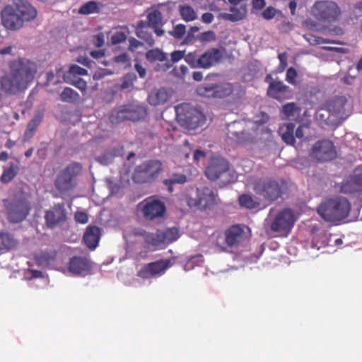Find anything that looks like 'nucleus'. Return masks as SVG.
I'll return each instance as SVG.
<instances>
[{
	"label": "nucleus",
	"instance_id": "50",
	"mask_svg": "<svg viewBox=\"0 0 362 362\" xmlns=\"http://www.w3.org/2000/svg\"><path fill=\"white\" fill-rule=\"evenodd\" d=\"M114 152H106L97 158V160L103 165H107L112 162L114 158L117 156Z\"/></svg>",
	"mask_w": 362,
	"mask_h": 362
},
{
	"label": "nucleus",
	"instance_id": "64",
	"mask_svg": "<svg viewBox=\"0 0 362 362\" xmlns=\"http://www.w3.org/2000/svg\"><path fill=\"white\" fill-rule=\"evenodd\" d=\"M354 13L356 18L362 16V1H359L354 5Z\"/></svg>",
	"mask_w": 362,
	"mask_h": 362
},
{
	"label": "nucleus",
	"instance_id": "34",
	"mask_svg": "<svg viewBox=\"0 0 362 362\" xmlns=\"http://www.w3.org/2000/svg\"><path fill=\"white\" fill-rule=\"evenodd\" d=\"M43 117V113L40 112H37L33 116V117L30 119L27 125L24 135L25 138L30 139L33 136L38 126L42 122Z\"/></svg>",
	"mask_w": 362,
	"mask_h": 362
},
{
	"label": "nucleus",
	"instance_id": "8",
	"mask_svg": "<svg viewBox=\"0 0 362 362\" xmlns=\"http://www.w3.org/2000/svg\"><path fill=\"white\" fill-rule=\"evenodd\" d=\"M162 170L163 164L159 160H146L135 168L132 179L136 183H149L158 177Z\"/></svg>",
	"mask_w": 362,
	"mask_h": 362
},
{
	"label": "nucleus",
	"instance_id": "15",
	"mask_svg": "<svg viewBox=\"0 0 362 362\" xmlns=\"http://www.w3.org/2000/svg\"><path fill=\"white\" fill-rule=\"evenodd\" d=\"M218 194L208 187L197 188L194 206L202 211L211 209L218 204Z\"/></svg>",
	"mask_w": 362,
	"mask_h": 362
},
{
	"label": "nucleus",
	"instance_id": "27",
	"mask_svg": "<svg viewBox=\"0 0 362 362\" xmlns=\"http://www.w3.org/2000/svg\"><path fill=\"white\" fill-rule=\"evenodd\" d=\"M231 13H223L220 16L226 21L236 22L244 19L247 13L246 4H241L239 7L231 6L230 8Z\"/></svg>",
	"mask_w": 362,
	"mask_h": 362
},
{
	"label": "nucleus",
	"instance_id": "54",
	"mask_svg": "<svg viewBox=\"0 0 362 362\" xmlns=\"http://www.w3.org/2000/svg\"><path fill=\"white\" fill-rule=\"evenodd\" d=\"M185 33V26L182 24H178L174 28L173 31L170 32V34L175 38L181 39Z\"/></svg>",
	"mask_w": 362,
	"mask_h": 362
},
{
	"label": "nucleus",
	"instance_id": "53",
	"mask_svg": "<svg viewBox=\"0 0 362 362\" xmlns=\"http://www.w3.org/2000/svg\"><path fill=\"white\" fill-rule=\"evenodd\" d=\"M354 183V186L357 188L358 192L362 191V173H357L356 170L349 176Z\"/></svg>",
	"mask_w": 362,
	"mask_h": 362
},
{
	"label": "nucleus",
	"instance_id": "51",
	"mask_svg": "<svg viewBox=\"0 0 362 362\" xmlns=\"http://www.w3.org/2000/svg\"><path fill=\"white\" fill-rule=\"evenodd\" d=\"M199 57L195 52H189L185 55V60L192 68H199Z\"/></svg>",
	"mask_w": 362,
	"mask_h": 362
},
{
	"label": "nucleus",
	"instance_id": "45",
	"mask_svg": "<svg viewBox=\"0 0 362 362\" xmlns=\"http://www.w3.org/2000/svg\"><path fill=\"white\" fill-rule=\"evenodd\" d=\"M64 81L79 89L81 91H86L87 89V83L81 78L75 77L74 79L71 80L69 76H64Z\"/></svg>",
	"mask_w": 362,
	"mask_h": 362
},
{
	"label": "nucleus",
	"instance_id": "20",
	"mask_svg": "<svg viewBox=\"0 0 362 362\" xmlns=\"http://www.w3.org/2000/svg\"><path fill=\"white\" fill-rule=\"evenodd\" d=\"M243 226L235 224L224 231L225 244L229 247H236L246 239Z\"/></svg>",
	"mask_w": 362,
	"mask_h": 362
},
{
	"label": "nucleus",
	"instance_id": "44",
	"mask_svg": "<svg viewBox=\"0 0 362 362\" xmlns=\"http://www.w3.org/2000/svg\"><path fill=\"white\" fill-rule=\"evenodd\" d=\"M180 15L186 21H194L197 16L194 10L189 6H183L180 8Z\"/></svg>",
	"mask_w": 362,
	"mask_h": 362
},
{
	"label": "nucleus",
	"instance_id": "25",
	"mask_svg": "<svg viewBox=\"0 0 362 362\" xmlns=\"http://www.w3.org/2000/svg\"><path fill=\"white\" fill-rule=\"evenodd\" d=\"M150 29L149 24L141 20L137 23L135 33L139 38L143 40L148 46L152 47L154 45L155 41Z\"/></svg>",
	"mask_w": 362,
	"mask_h": 362
},
{
	"label": "nucleus",
	"instance_id": "12",
	"mask_svg": "<svg viewBox=\"0 0 362 362\" xmlns=\"http://www.w3.org/2000/svg\"><path fill=\"white\" fill-rule=\"evenodd\" d=\"M235 87L231 83H205L197 88L198 95L208 98L223 99L231 95Z\"/></svg>",
	"mask_w": 362,
	"mask_h": 362
},
{
	"label": "nucleus",
	"instance_id": "49",
	"mask_svg": "<svg viewBox=\"0 0 362 362\" xmlns=\"http://www.w3.org/2000/svg\"><path fill=\"white\" fill-rule=\"evenodd\" d=\"M298 110L295 103H288L283 106L282 112L288 117H293Z\"/></svg>",
	"mask_w": 362,
	"mask_h": 362
},
{
	"label": "nucleus",
	"instance_id": "9",
	"mask_svg": "<svg viewBox=\"0 0 362 362\" xmlns=\"http://www.w3.org/2000/svg\"><path fill=\"white\" fill-rule=\"evenodd\" d=\"M136 209L147 221H154L164 216L166 207L156 196H151L137 204Z\"/></svg>",
	"mask_w": 362,
	"mask_h": 362
},
{
	"label": "nucleus",
	"instance_id": "26",
	"mask_svg": "<svg viewBox=\"0 0 362 362\" xmlns=\"http://www.w3.org/2000/svg\"><path fill=\"white\" fill-rule=\"evenodd\" d=\"M69 269L71 272L80 274L90 269V262L87 257L75 256L71 258Z\"/></svg>",
	"mask_w": 362,
	"mask_h": 362
},
{
	"label": "nucleus",
	"instance_id": "32",
	"mask_svg": "<svg viewBox=\"0 0 362 362\" xmlns=\"http://www.w3.org/2000/svg\"><path fill=\"white\" fill-rule=\"evenodd\" d=\"M19 170V161L11 163L9 167H4L3 173L0 177V181L3 184H7L12 181Z\"/></svg>",
	"mask_w": 362,
	"mask_h": 362
},
{
	"label": "nucleus",
	"instance_id": "37",
	"mask_svg": "<svg viewBox=\"0 0 362 362\" xmlns=\"http://www.w3.org/2000/svg\"><path fill=\"white\" fill-rule=\"evenodd\" d=\"M145 56L147 61L150 63H153L156 61L166 62L167 60V54L158 48L147 51Z\"/></svg>",
	"mask_w": 362,
	"mask_h": 362
},
{
	"label": "nucleus",
	"instance_id": "43",
	"mask_svg": "<svg viewBox=\"0 0 362 362\" xmlns=\"http://www.w3.org/2000/svg\"><path fill=\"white\" fill-rule=\"evenodd\" d=\"M185 51L176 50L171 53V61H169L168 59L166 60L165 64H164L163 70L166 71L172 67L173 64L177 62L182 58H185Z\"/></svg>",
	"mask_w": 362,
	"mask_h": 362
},
{
	"label": "nucleus",
	"instance_id": "47",
	"mask_svg": "<svg viewBox=\"0 0 362 362\" xmlns=\"http://www.w3.org/2000/svg\"><path fill=\"white\" fill-rule=\"evenodd\" d=\"M136 79V76L133 73H127L125 74L122 80V83L120 84L121 89H128L133 86L134 81Z\"/></svg>",
	"mask_w": 362,
	"mask_h": 362
},
{
	"label": "nucleus",
	"instance_id": "18",
	"mask_svg": "<svg viewBox=\"0 0 362 362\" xmlns=\"http://www.w3.org/2000/svg\"><path fill=\"white\" fill-rule=\"evenodd\" d=\"M170 266V260L168 259L152 262L142 267L138 272L137 276L144 279L160 276Z\"/></svg>",
	"mask_w": 362,
	"mask_h": 362
},
{
	"label": "nucleus",
	"instance_id": "4",
	"mask_svg": "<svg viewBox=\"0 0 362 362\" xmlns=\"http://www.w3.org/2000/svg\"><path fill=\"white\" fill-rule=\"evenodd\" d=\"M8 220L18 223L26 218L30 213V204L28 195L22 190L17 191L11 198L4 200Z\"/></svg>",
	"mask_w": 362,
	"mask_h": 362
},
{
	"label": "nucleus",
	"instance_id": "29",
	"mask_svg": "<svg viewBox=\"0 0 362 362\" xmlns=\"http://www.w3.org/2000/svg\"><path fill=\"white\" fill-rule=\"evenodd\" d=\"M295 127V124L291 122L283 124L279 129V133L282 140L288 145L293 146L296 144Z\"/></svg>",
	"mask_w": 362,
	"mask_h": 362
},
{
	"label": "nucleus",
	"instance_id": "11",
	"mask_svg": "<svg viewBox=\"0 0 362 362\" xmlns=\"http://www.w3.org/2000/svg\"><path fill=\"white\" fill-rule=\"evenodd\" d=\"M244 121H234L228 127V136L236 144H247L255 141L258 136V129H252V132L245 129Z\"/></svg>",
	"mask_w": 362,
	"mask_h": 362
},
{
	"label": "nucleus",
	"instance_id": "14",
	"mask_svg": "<svg viewBox=\"0 0 362 362\" xmlns=\"http://www.w3.org/2000/svg\"><path fill=\"white\" fill-rule=\"evenodd\" d=\"M296 222L294 211L291 209H284L279 211L270 224V229L274 232L289 233Z\"/></svg>",
	"mask_w": 362,
	"mask_h": 362
},
{
	"label": "nucleus",
	"instance_id": "1",
	"mask_svg": "<svg viewBox=\"0 0 362 362\" xmlns=\"http://www.w3.org/2000/svg\"><path fill=\"white\" fill-rule=\"evenodd\" d=\"M11 74L0 78V86L6 93H15L30 83L36 71L35 64L28 59H20L10 64Z\"/></svg>",
	"mask_w": 362,
	"mask_h": 362
},
{
	"label": "nucleus",
	"instance_id": "2",
	"mask_svg": "<svg viewBox=\"0 0 362 362\" xmlns=\"http://www.w3.org/2000/svg\"><path fill=\"white\" fill-rule=\"evenodd\" d=\"M350 112L351 105L346 97L338 95L328 100L325 107L317 112L316 117L327 126L337 127L349 117Z\"/></svg>",
	"mask_w": 362,
	"mask_h": 362
},
{
	"label": "nucleus",
	"instance_id": "39",
	"mask_svg": "<svg viewBox=\"0 0 362 362\" xmlns=\"http://www.w3.org/2000/svg\"><path fill=\"white\" fill-rule=\"evenodd\" d=\"M160 234L163 244L171 243L177 240L180 236L179 230L175 227L168 228L165 230H160Z\"/></svg>",
	"mask_w": 362,
	"mask_h": 362
},
{
	"label": "nucleus",
	"instance_id": "46",
	"mask_svg": "<svg viewBox=\"0 0 362 362\" xmlns=\"http://www.w3.org/2000/svg\"><path fill=\"white\" fill-rule=\"evenodd\" d=\"M352 180L348 177L341 185L340 192L344 194H352L358 192L357 188L354 186Z\"/></svg>",
	"mask_w": 362,
	"mask_h": 362
},
{
	"label": "nucleus",
	"instance_id": "10",
	"mask_svg": "<svg viewBox=\"0 0 362 362\" xmlns=\"http://www.w3.org/2000/svg\"><path fill=\"white\" fill-rule=\"evenodd\" d=\"M313 16L319 21L332 23L337 21L341 11L339 6L331 1H317L312 8Z\"/></svg>",
	"mask_w": 362,
	"mask_h": 362
},
{
	"label": "nucleus",
	"instance_id": "61",
	"mask_svg": "<svg viewBox=\"0 0 362 362\" xmlns=\"http://www.w3.org/2000/svg\"><path fill=\"white\" fill-rule=\"evenodd\" d=\"M134 68L141 78H144L146 76V69L141 64L136 63L134 64Z\"/></svg>",
	"mask_w": 362,
	"mask_h": 362
},
{
	"label": "nucleus",
	"instance_id": "48",
	"mask_svg": "<svg viewBox=\"0 0 362 362\" xmlns=\"http://www.w3.org/2000/svg\"><path fill=\"white\" fill-rule=\"evenodd\" d=\"M298 73L293 67H289L286 71V81L293 86H298L297 81Z\"/></svg>",
	"mask_w": 362,
	"mask_h": 362
},
{
	"label": "nucleus",
	"instance_id": "57",
	"mask_svg": "<svg viewBox=\"0 0 362 362\" xmlns=\"http://www.w3.org/2000/svg\"><path fill=\"white\" fill-rule=\"evenodd\" d=\"M75 220L77 223L85 224L88 221V217L86 213L83 211H77L74 215Z\"/></svg>",
	"mask_w": 362,
	"mask_h": 362
},
{
	"label": "nucleus",
	"instance_id": "38",
	"mask_svg": "<svg viewBox=\"0 0 362 362\" xmlns=\"http://www.w3.org/2000/svg\"><path fill=\"white\" fill-rule=\"evenodd\" d=\"M60 100L62 102L68 103H74L80 98L79 94L74 89L66 87L60 93Z\"/></svg>",
	"mask_w": 362,
	"mask_h": 362
},
{
	"label": "nucleus",
	"instance_id": "6",
	"mask_svg": "<svg viewBox=\"0 0 362 362\" xmlns=\"http://www.w3.org/2000/svg\"><path fill=\"white\" fill-rule=\"evenodd\" d=\"M177 121L187 129H196L206 123L205 115L197 108L187 103L177 105L175 107Z\"/></svg>",
	"mask_w": 362,
	"mask_h": 362
},
{
	"label": "nucleus",
	"instance_id": "5",
	"mask_svg": "<svg viewBox=\"0 0 362 362\" xmlns=\"http://www.w3.org/2000/svg\"><path fill=\"white\" fill-rule=\"evenodd\" d=\"M351 210V204L345 198L329 199L320 206L319 214L326 221L334 222L346 218Z\"/></svg>",
	"mask_w": 362,
	"mask_h": 362
},
{
	"label": "nucleus",
	"instance_id": "30",
	"mask_svg": "<svg viewBox=\"0 0 362 362\" xmlns=\"http://www.w3.org/2000/svg\"><path fill=\"white\" fill-rule=\"evenodd\" d=\"M104 8V4L101 2L91 0L82 4L78 8V13L81 15L98 14Z\"/></svg>",
	"mask_w": 362,
	"mask_h": 362
},
{
	"label": "nucleus",
	"instance_id": "13",
	"mask_svg": "<svg viewBox=\"0 0 362 362\" xmlns=\"http://www.w3.org/2000/svg\"><path fill=\"white\" fill-rule=\"evenodd\" d=\"M207 178L211 181H216L221 176L228 175L230 179L224 180L223 182H229L234 180L235 176L229 172V164L226 160L221 157H214L209 161L205 170Z\"/></svg>",
	"mask_w": 362,
	"mask_h": 362
},
{
	"label": "nucleus",
	"instance_id": "36",
	"mask_svg": "<svg viewBox=\"0 0 362 362\" xmlns=\"http://www.w3.org/2000/svg\"><path fill=\"white\" fill-rule=\"evenodd\" d=\"M145 243L148 247H152L153 250H156L163 245L160 230L158 229L155 233L149 232Z\"/></svg>",
	"mask_w": 362,
	"mask_h": 362
},
{
	"label": "nucleus",
	"instance_id": "33",
	"mask_svg": "<svg viewBox=\"0 0 362 362\" xmlns=\"http://www.w3.org/2000/svg\"><path fill=\"white\" fill-rule=\"evenodd\" d=\"M128 120L138 121L144 119L147 115L145 107L140 105H127Z\"/></svg>",
	"mask_w": 362,
	"mask_h": 362
},
{
	"label": "nucleus",
	"instance_id": "60",
	"mask_svg": "<svg viewBox=\"0 0 362 362\" xmlns=\"http://www.w3.org/2000/svg\"><path fill=\"white\" fill-rule=\"evenodd\" d=\"M142 45L143 43L135 38L129 40V49L132 51H134L135 49H137Z\"/></svg>",
	"mask_w": 362,
	"mask_h": 362
},
{
	"label": "nucleus",
	"instance_id": "40",
	"mask_svg": "<svg viewBox=\"0 0 362 362\" xmlns=\"http://www.w3.org/2000/svg\"><path fill=\"white\" fill-rule=\"evenodd\" d=\"M187 177L184 174H173L170 178L163 180V184L168 187L170 192H172L173 184H183L186 182Z\"/></svg>",
	"mask_w": 362,
	"mask_h": 362
},
{
	"label": "nucleus",
	"instance_id": "52",
	"mask_svg": "<svg viewBox=\"0 0 362 362\" xmlns=\"http://www.w3.org/2000/svg\"><path fill=\"white\" fill-rule=\"evenodd\" d=\"M87 73L88 71L86 69L82 68L78 65L74 64L69 68L68 73L64 76H69L70 77V75H73V76L75 78L76 75L85 76L87 74Z\"/></svg>",
	"mask_w": 362,
	"mask_h": 362
},
{
	"label": "nucleus",
	"instance_id": "58",
	"mask_svg": "<svg viewBox=\"0 0 362 362\" xmlns=\"http://www.w3.org/2000/svg\"><path fill=\"white\" fill-rule=\"evenodd\" d=\"M130 58L127 53H122L114 57V62L118 64H127Z\"/></svg>",
	"mask_w": 362,
	"mask_h": 362
},
{
	"label": "nucleus",
	"instance_id": "31",
	"mask_svg": "<svg viewBox=\"0 0 362 362\" xmlns=\"http://www.w3.org/2000/svg\"><path fill=\"white\" fill-rule=\"evenodd\" d=\"M17 245V240L8 232H0V254L6 252Z\"/></svg>",
	"mask_w": 362,
	"mask_h": 362
},
{
	"label": "nucleus",
	"instance_id": "23",
	"mask_svg": "<svg viewBox=\"0 0 362 362\" xmlns=\"http://www.w3.org/2000/svg\"><path fill=\"white\" fill-rule=\"evenodd\" d=\"M16 10L23 22L33 20L37 16L36 9L28 2L23 0H18L16 4Z\"/></svg>",
	"mask_w": 362,
	"mask_h": 362
},
{
	"label": "nucleus",
	"instance_id": "56",
	"mask_svg": "<svg viewBox=\"0 0 362 362\" xmlns=\"http://www.w3.org/2000/svg\"><path fill=\"white\" fill-rule=\"evenodd\" d=\"M276 11L274 7L269 6L263 11L262 16L266 20H271L276 16Z\"/></svg>",
	"mask_w": 362,
	"mask_h": 362
},
{
	"label": "nucleus",
	"instance_id": "35",
	"mask_svg": "<svg viewBox=\"0 0 362 362\" xmlns=\"http://www.w3.org/2000/svg\"><path fill=\"white\" fill-rule=\"evenodd\" d=\"M109 119L112 124H118L124 120H128L127 105L119 106L113 110Z\"/></svg>",
	"mask_w": 362,
	"mask_h": 362
},
{
	"label": "nucleus",
	"instance_id": "55",
	"mask_svg": "<svg viewBox=\"0 0 362 362\" xmlns=\"http://www.w3.org/2000/svg\"><path fill=\"white\" fill-rule=\"evenodd\" d=\"M127 40V35L122 31L116 32L111 37V42L112 44H119L124 42Z\"/></svg>",
	"mask_w": 362,
	"mask_h": 362
},
{
	"label": "nucleus",
	"instance_id": "62",
	"mask_svg": "<svg viewBox=\"0 0 362 362\" xmlns=\"http://www.w3.org/2000/svg\"><path fill=\"white\" fill-rule=\"evenodd\" d=\"M252 3L253 8L257 10L262 9L266 5L265 0H252Z\"/></svg>",
	"mask_w": 362,
	"mask_h": 362
},
{
	"label": "nucleus",
	"instance_id": "16",
	"mask_svg": "<svg viewBox=\"0 0 362 362\" xmlns=\"http://www.w3.org/2000/svg\"><path fill=\"white\" fill-rule=\"evenodd\" d=\"M312 155L318 161L327 162L337 157V151L332 141L322 139L313 145Z\"/></svg>",
	"mask_w": 362,
	"mask_h": 362
},
{
	"label": "nucleus",
	"instance_id": "3",
	"mask_svg": "<svg viewBox=\"0 0 362 362\" xmlns=\"http://www.w3.org/2000/svg\"><path fill=\"white\" fill-rule=\"evenodd\" d=\"M251 185L257 195L271 202H275L281 197L286 189L285 181H279L269 177L255 179Z\"/></svg>",
	"mask_w": 362,
	"mask_h": 362
},
{
	"label": "nucleus",
	"instance_id": "24",
	"mask_svg": "<svg viewBox=\"0 0 362 362\" xmlns=\"http://www.w3.org/2000/svg\"><path fill=\"white\" fill-rule=\"evenodd\" d=\"M100 238V230L98 226H89L87 227L83 237L86 245L90 249H95Z\"/></svg>",
	"mask_w": 362,
	"mask_h": 362
},
{
	"label": "nucleus",
	"instance_id": "17",
	"mask_svg": "<svg viewBox=\"0 0 362 362\" xmlns=\"http://www.w3.org/2000/svg\"><path fill=\"white\" fill-rule=\"evenodd\" d=\"M67 219V213L64 203L54 204L45 214V223L47 228L53 229L62 226Z\"/></svg>",
	"mask_w": 362,
	"mask_h": 362
},
{
	"label": "nucleus",
	"instance_id": "22",
	"mask_svg": "<svg viewBox=\"0 0 362 362\" xmlns=\"http://www.w3.org/2000/svg\"><path fill=\"white\" fill-rule=\"evenodd\" d=\"M223 57L222 52L218 48H211L199 57V68L209 69Z\"/></svg>",
	"mask_w": 362,
	"mask_h": 362
},
{
	"label": "nucleus",
	"instance_id": "19",
	"mask_svg": "<svg viewBox=\"0 0 362 362\" xmlns=\"http://www.w3.org/2000/svg\"><path fill=\"white\" fill-rule=\"evenodd\" d=\"M267 95L269 98L276 100L279 102L291 99L293 91L291 88L286 85L282 81H272L268 86Z\"/></svg>",
	"mask_w": 362,
	"mask_h": 362
},
{
	"label": "nucleus",
	"instance_id": "41",
	"mask_svg": "<svg viewBox=\"0 0 362 362\" xmlns=\"http://www.w3.org/2000/svg\"><path fill=\"white\" fill-rule=\"evenodd\" d=\"M239 203L240 204L249 209H253L257 208L259 206V203L256 202L250 195L249 194H242L239 197Z\"/></svg>",
	"mask_w": 362,
	"mask_h": 362
},
{
	"label": "nucleus",
	"instance_id": "28",
	"mask_svg": "<svg viewBox=\"0 0 362 362\" xmlns=\"http://www.w3.org/2000/svg\"><path fill=\"white\" fill-rule=\"evenodd\" d=\"M169 99V94L165 88L153 90L148 97V103L153 106L165 103Z\"/></svg>",
	"mask_w": 362,
	"mask_h": 362
},
{
	"label": "nucleus",
	"instance_id": "63",
	"mask_svg": "<svg viewBox=\"0 0 362 362\" xmlns=\"http://www.w3.org/2000/svg\"><path fill=\"white\" fill-rule=\"evenodd\" d=\"M206 156V152L199 149L195 150L193 154L194 160L197 162L199 161L201 158H205Z\"/></svg>",
	"mask_w": 362,
	"mask_h": 362
},
{
	"label": "nucleus",
	"instance_id": "21",
	"mask_svg": "<svg viewBox=\"0 0 362 362\" xmlns=\"http://www.w3.org/2000/svg\"><path fill=\"white\" fill-rule=\"evenodd\" d=\"M2 24L8 29L17 30L23 26V22L16 10L6 6L1 13Z\"/></svg>",
	"mask_w": 362,
	"mask_h": 362
},
{
	"label": "nucleus",
	"instance_id": "7",
	"mask_svg": "<svg viewBox=\"0 0 362 362\" xmlns=\"http://www.w3.org/2000/svg\"><path fill=\"white\" fill-rule=\"evenodd\" d=\"M83 167L79 163L73 162L60 170L54 180L55 188L60 192H66L76 185V178L78 176Z\"/></svg>",
	"mask_w": 362,
	"mask_h": 362
},
{
	"label": "nucleus",
	"instance_id": "42",
	"mask_svg": "<svg viewBox=\"0 0 362 362\" xmlns=\"http://www.w3.org/2000/svg\"><path fill=\"white\" fill-rule=\"evenodd\" d=\"M148 24H149L150 27H156L158 26L159 24L162 21V14L158 10H153L152 12H150L148 16Z\"/></svg>",
	"mask_w": 362,
	"mask_h": 362
},
{
	"label": "nucleus",
	"instance_id": "59",
	"mask_svg": "<svg viewBox=\"0 0 362 362\" xmlns=\"http://www.w3.org/2000/svg\"><path fill=\"white\" fill-rule=\"evenodd\" d=\"M187 71H188V69L185 65H181L180 66L179 69H175V68L173 69V72L175 73V75H176L178 77L185 76L186 75V74L187 73Z\"/></svg>",
	"mask_w": 362,
	"mask_h": 362
}]
</instances>
